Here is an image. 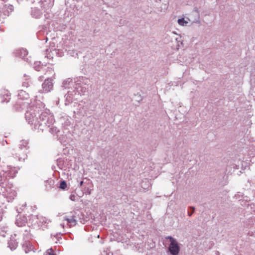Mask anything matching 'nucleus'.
I'll return each mask as SVG.
<instances>
[{"label": "nucleus", "mask_w": 255, "mask_h": 255, "mask_svg": "<svg viewBox=\"0 0 255 255\" xmlns=\"http://www.w3.org/2000/svg\"><path fill=\"white\" fill-rule=\"evenodd\" d=\"M178 23L181 26H185L188 23V21L185 20L184 18H179L177 20Z\"/></svg>", "instance_id": "nucleus-15"}, {"label": "nucleus", "mask_w": 255, "mask_h": 255, "mask_svg": "<svg viewBox=\"0 0 255 255\" xmlns=\"http://www.w3.org/2000/svg\"><path fill=\"white\" fill-rule=\"evenodd\" d=\"M17 104H19L20 106V108L23 109L25 107L27 106L28 104V103L23 102L22 103L20 102H17Z\"/></svg>", "instance_id": "nucleus-19"}, {"label": "nucleus", "mask_w": 255, "mask_h": 255, "mask_svg": "<svg viewBox=\"0 0 255 255\" xmlns=\"http://www.w3.org/2000/svg\"><path fill=\"white\" fill-rule=\"evenodd\" d=\"M77 195H75V194H72V195H71L70 196V199L73 201H75L77 200Z\"/></svg>", "instance_id": "nucleus-21"}, {"label": "nucleus", "mask_w": 255, "mask_h": 255, "mask_svg": "<svg viewBox=\"0 0 255 255\" xmlns=\"http://www.w3.org/2000/svg\"><path fill=\"white\" fill-rule=\"evenodd\" d=\"M83 183V181H80V186L82 185Z\"/></svg>", "instance_id": "nucleus-28"}, {"label": "nucleus", "mask_w": 255, "mask_h": 255, "mask_svg": "<svg viewBox=\"0 0 255 255\" xmlns=\"http://www.w3.org/2000/svg\"><path fill=\"white\" fill-rule=\"evenodd\" d=\"M90 81L83 77H79L74 79V82H73L72 79L68 78L64 80L63 82V87L65 89H70L69 86H73L74 89L71 88V90L67 92L65 95L66 103L67 105L68 103L74 100H78L81 94H84L86 92Z\"/></svg>", "instance_id": "nucleus-2"}, {"label": "nucleus", "mask_w": 255, "mask_h": 255, "mask_svg": "<svg viewBox=\"0 0 255 255\" xmlns=\"http://www.w3.org/2000/svg\"><path fill=\"white\" fill-rule=\"evenodd\" d=\"M178 38H177H177H176V40L177 41L178 40Z\"/></svg>", "instance_id": "nucleus-30"}, {"label": "nucleus", "mask_w": 255, "mask_h": 255, "mask_svg": "<svg viewBox=\"0 0 255 255\" xmlns=\"http://www.w3.org/2000/svg\"><path fill=\"white\" fill-rule=\"evenodd\" d=\"M13 54L15 57L20 58L28 62V58L26 57L28 52L25 49L18 48L15 49L13 52Z\"/></svg>", "instance_id": "nucleus-6"}, {"label": "nucleus", "mask_w": 255, "mask_h": 255, "mask_svg": "<svg viewBox=\"0 0 255 255\" xmlns=\"http://www.w3.org/2000/svg\"><path fill=\"white\" fill-rule=\"evenodd\" d=\"M61 226H62L63 228H64V225H63L61 224Z\"/></svg>", "instance_id": "nucleus-29"}, {"label": "nucleus", "mask_w": 255, "mask_h": 255, "mask_svg": "<svg viewBox=\"0 0 255 255\" xmlns=\"http://www.w3.org/2000/svg\"><path fill=\"white\" fill-rule=\"evenodd\" d=\"M18 168L16 167H12L9 170L8 174H10V175H14L18 173Z\"/></svg>", "instance_id": "nucleus-16"}, {"label": "nucleus", "mask_w": 255, "mask_h": 255, "mask_svg": "<svg viewBox=\"0 0 255 255\" xmlns=\"http://www.w3.org/2000/svg\"><path fill=\"white\" fill-rule=\"evenodd\" d=\"M0 98L1 103H8L10 99V93L9 92L5 89H2L0 90Z\"/></svg>", "instance_id": "nucleus-7"}, {"label": "nucleus", "mask_w": 255, "mask_h": 255, "mask_svg": "<svg viewBox=\"0 0 255 255\" xmlns=\"http://www.w3.org/2000/svg\"><path fill=\"white\" fill-rule=\"evenodd\" d=\"M59 187H60V188H61L63 190H65L67 187V183H66V182L64 181H61L60 182Z\"/></svg>", "instance_id": "nucleus-17"}, {"label": "nucleus", "mask_w": 255, "mask_h": 255, "mask_svg": "<svg viewBox=\"0 0 255 255\" xmlns=\"http://www.w3.org/2000/svg\"><path fill=\"white\" fill-rule=\"evenodd\" d=\"M43 67V65L41 64V62H34L33 64V68L37 71H40Z\"/></svg>", "instance_id": "nucleus-12"}, {"label": "nucleus", "mask_w": 255, "mask_h": 255, "mask_svg": "<svg viewBox=\"0 0 255 255\" xmlns=\"http://www.w3.org/2000/svg\"><path fill=\"white\" fill-rule=\"evenodd\" d=\"M38 3L41 7L47 9L53 5L54 0H40L38 1Z\"/></svg>", "instance_id": "nucleus-8"}, {"label": "nucleus", "mask_w": 255, "mask_h": 255, "mask_svg": "<svg viewBox=\"0 0 255 255\" xmlns=\"http://www.w3.org/2000/svg\"><path fill=\"white\" fill-rule=\"evenodd\" d=\"M28 143V142L27 140H22L20 141V143L19 145V148L21 149H23V148L27 149Z\"/></svg>", "instance_id": "nucleus-13"}, {"label": "nucleus", "mask_w": 255, "mask_h": 255, "mask_svg": "<svg viewBox=\"0 0 255 255\" xmlns=\"http://www.w3.org/2000/svg\"><path fill=\"white\" fill-rule=\"evenodd\" d=\"M53 123L50 126L48 127L47 128H45L44 130L48 129L49 131L51 132L52 134L55 133L57 132V128L53 126Z\"/></svg>", "instance_id": "nucleus-14"}, {"label": "nucleus", "mask_w": 255, "mask_h": 255, "mask_svg": "<svg viewBox=\"0 0 255 255\" xmlns=\"http://www.w3.org/2000/svg\"><path fill=\"white\" fill-rule=\"evenodd\" d=\"M73 163V158L69 155H66L59 158L57 160V165L59 169L61 171H57L59 174H61L62 175H69L68 173H66L67 169L71 167Z\"/></svg>", "instance_id": "nucleus-3"}, {"label": "nucleus", "mask_w": 255, "mask_h": 255, "mask_svg": "<svg viewBox=\"0 0 255 255\" xmlns=\"http://www.w3.org/2000/svg\"><path fill=\"white\" fill-rule=\"evenodd\" d=\"M167 6H168L166 4H165V5H164V9H166L167 8Z\"/></svg>", "instance_id": "nucleus-26"}, {"label": "nucleus", "mask_w": 255, "mask_h": 255, "mask_svg": "<svg viewBox=\"0 0 255 255\" xmlns=\"http://www.w3.org/2000/svg\"><path fill=\"white\" fill-rule=\"evenodd\" d=\"M164 243L168 245V250L171 255H178L180 248L177 241L172 237L168 236L165 238Z\"/></svg>", "instance_id": "nucleus-4"}, {"label": "nucleus", "mask_w": 255, "mask_h": 255, "mask_svg": "<svg viewBox=\"0 0 255 255\" xmlns=\"http://www.w3.org/2000/svg\"><path fill=\"white\" fill-rule=\"evenodd\" d=\"M17 97L19 100H27L29 98V94L26 91L20 90L18 91Z\"/></svg>", "instance_id": "nucleus-9"}, {"label": "nucleus", "mask_w": 255, "mask_h": 255, "mask_svg": "<svg viewBox=\"0 0 255 255\" xmlns=\"http://www.w3.org/2000/svg\"><path fill=\"white\" fill-rule=\"evenodd\" d=\"M28 123L34 125L35 130L43 131L54 122L50 111L45 108V105L39 100H35L34 104L29 107L25 114Z\"/></svg>", "instance_id": "nucleus-1"}, {"label": "nucleus", "mask_w": 255, "mask_h": 255, "mask_svg": "<svg viewBox=\"0 0 255 255\" xmlns=\"http://www.w3.org/2000/svg\"><path fill=\"white\" fill-rule=\"evenodd\" d=\"M68 219L67 217H65V216H64V217H62V219H61V220L62 221H66L67 222H68Z\"/></svg>", "instance_id": "nucleus-24"}, {"label": "nucleus", "mask_w": 255, "mask_h": 255, "mask_svg": "<svg viewBox=\"0 0 255 255\" xmlns=\"http://www.w3.org/2000/svg\"><path fill=\"white\" fill-rule=\"evenodd\" d=\"M43 78V77L42 76H40V77H39V80H42Z\"/></svg>", "instance_id": "nucleus-27"}, {"label": "nucleus", "mask_w": 255, "mask_h": 255, "mask_svg": "<svg viewBox=\"0 0 255 255\" xmlns=\"http://www.w3.org/2000/svg\"><path fill=\"white\" fill-rule=\"evenodd\" d=\"M31 15L33 17L39 18L42 15V12L41 10L37 8H32Z\"/></svg>", "instance_id": "nucleus-11"}, {"label": "nucleus", "mask_w": 255, "mask_h": 255, "mask_svg": "<svg viewBox=\"0 0 255 255\" xmlns=\"http://www.w3.org/2000/svg\"><path fill=\"white\" fill-rule=\"evenodd\" d=\"M24 81L22 82V86L23 87L27 88L29 86L30 83H31L30 76L25 74L23 75V79Z\"/></svg>", "instance_id": "nucleus-10"}, {"label": "nucleus", "mask_w": 255, "mask_h": 255, "mask_svg": "<svg viewBox=\"0 0 255 255\" xmlns=\"http://www.w3.org/2000/svg\"><path fill=\"white\" fill-rule=\"evenodd\" d=\"M53 84L51 78H47L42 85V89L39 90L40 93H48L53 90Z\"/></svg>", "instance_id": "nucleus-5"}, {"label": "nucleus", "mask_w": 255, "mask_h": 255, "mask_svg": "<svg viewBox=\"0 0 255 255\" xmlns=\"http://www.w3.org/2000/svg\"><path fill=\"white\" fill-rule=\"evenodd\" d=\"M53 52L54 53H56V54H58L59 56H62L63 55V54L62 53V52H61L60 53H58L55 49H54Z\"/></svg>", "instance_id": "nucleus-23"}, {"label": "nucleus", "mask_w": 255, "mask_h": 255, "mask_svg": "<svg viewBox=\"0 0 255 255\" xmlns=\"http://www.w3.org/2000/svg\"><path fill=\"white\" fill-rule=\"evenodd\" d=\"M135 96H137V99L136 100L137 101L139 102L141 100V98L140 95H135Z\"/></svg>", "instance_id": "nucleus-25"}, {"label": "nucleus", "mask_w": 255, "mask_h": 255, "mask_svg": "<svg viewBox=\"0 0 255 255\" xmlns=\"http://www.w3.org/2000/svg\"><path fill=\"white\" fill-rule=\"evenodd\" d=\"M68 223L70 224L71 225H75L76 224V220L73 218V217L68 219Z\"/></svg>", "instance_id": "nucleus-18"}, {"label": "nucleus", "mask_w": 255, "mask_h": 255, "mask_svg": "<svg viewBox=\"0 0 255 255\" xmlns=\"http://www.w3.org/2000/svg\"><path fill=\"white\" fill-rule=\"evenodd\" d=\"M16 224L17 225V226H18L19 227H21L23 225V224H21L19 223V219H17L16 220Z\"/></svg>", "instance_id": "nucleus-22"}, {"label": "nucleus", "mask_w": 255, "mask_h": 255, "mask_svg": "<svg viewBox=\"0 0 255 255\" xmlns=\"http://www.w3.org/2000/svg\"><path fill=\"white\" fill-rule=\"evenodd\" d=\"M45 255H54L53 251L51 249L47 250Z\"/></svg>", "instance_id": "nucleus-20"}]
</instances>
